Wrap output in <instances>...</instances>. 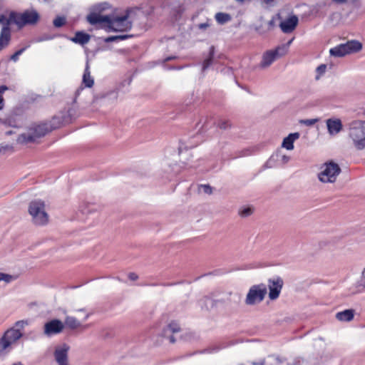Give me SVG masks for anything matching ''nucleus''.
Returning a JSON list of instances; mask_svg holds the SVG:
<instances>
[{
	"label": "nucleus",
	"instance_id": "obj_1",
	"mask_svg": "<svg viewBox=\"0 0 365 365\" xmlns=\"http://www.w3.org/2000/svg\"><path fill=\"white\" fill-rule=\"evenodd\" d=\"M129 16L130 13L128 11L121 16H103L91 13L87 16V21L92 25H103L109 30L113 31H127L132 27Z\"/></svg>",
	"mask_w": 365,
	"mask_h": 365
},
{
	"label": "nucleus",
	"instance_id": "obj_2",
	"mask_svg": "<svg viewBox=\"0 0 365 365\" xmlns=\"http://www.w3.org/2000/svg\"><path fill=\"white\" fill-rule=\"evenodd\" d=\"M346 138L356 150H365V120L354 119L346 125Z\"/></svg>",
	"mask_w": 365,
	"mask_h": 365
},
{
	"label": "nucleus",
	"instance_id": "obj_3",
	"mask_svg": "<svg viewBox=\"0 0 365 365\" xmlns=\"http://www.w3.org/2000/svg\"><path fill=\"white\" fill-rule=\"evenodd\" d=\"M29 325L28 320H20L15 323L14 327L9 329L0 339V355H4L12 349L15 344L23 336L22 330Z\"/></svg>",
	"mask_w": 365,
	"mask_h": 365
},
{
	"label": "nucleus",
	"instance_id": "obj_4",
	"mask_svg": "<svg viewBox=\"0 0 365 365\" xmlns=\"http://www.w3.org/2000/svg\"><path fill=\"white\" fill-rule=\"evenodd\" d=\"M53 128H54L49 125L48 123L34 125L31 126L26 132L19 135L17 142L21 144L34 142L38 138L44 136Z\"/></svg>",
	"mask_w": 365,
	"mask_h": 365
},
{
	"label": "nucleus",
	"instance_id": "obj_5",
	"mask_svg": "<svg viewBox=\"0 0 365 365\" xmlns=\"http://www.w3.org/2000/svg\"><path fill=\"white\" fill-rule=\"evenodd\" d=\"M29 213L35 225H45L48 222V215L46 211L45 203L42 200L31 201L29 205Z\"/></svg>",
	"mask_w": 365,
	"mask_h": 365
},
{
	"label": "nucleus",
	"instance_id": "obj_6",
	"mask_svg": "<svg viewBox=\"0 0 365 365\" xmlns=\"http://www.w3.org/2000/svg\"><path fill=\"white\" fill-rule=\"evenodd\" d=\"M39 19V14L36 10H26L24 12H11L10 21L19 28L26 25H34Z\"/></svg>",
	"mask_w": 365,
	"mask_h": 365
},
{
	"label": "nucleus",
	"instance_id": "obj_7",
	"mask_svg": "<svg viewBox=\"0 0 365 365\" xmlns=\"http://www.w3.org/2000/svg\"><path fill=\"white\" fill-rule=\"evenodd\" d=\"M267 293V285L259 284L252 285L248 290L245 302L248 306L261 303Z\"/></svg>",
	"mask_w": 365,
	"mask_h": 365
},
{
	"label": "nucleus",
	"instance_id": "obj_8",
	"mask_svg": "<svg viewBox=\"0 0 365 365\" xmlns=\"http://www.w3.org/2000/svg\"><path fill=\"white\" fill-rule=\"evenodd\" d=\"M340 173L341 169L338 164L333 162L326 163L322 166L318 178L322 182L332 183L336 181Z\"/></svg>",
	"mask_w": 365,
	"mask_h": 365
},
{
	"label": "nucleus",
	"instance_id": "obj_9",
	"mask_svg": "<svg viewBox=\"0 0 365 365\" xmlns=\"http://www.w3.org/2000/svg\"><path fill=\"white\" fill-rule=\"evenodd\" d=\"M292 41L287 44L277 46L275 49L266 51L260 63V67L264 68L269 67L274 61L284 56L288 51V48Z\"/></svg>",
	"mask_w": 365,
	"mask_h": 365
},
{
	"label": "nucleus",
	"instance_id": "obj_10",
	"mask_svg": "<svg viewBox=\"0 0 365 365\" xmlns=\"http://www.w3.org/2000/svg\"><path fill=\"white\" fill-rule=\"evenodd\" d=\"M362 48V45L357 41H350L345 43H341L330 48L329 54L334 57H343L347 54L357 52Z\"/></svg>",
	"mask_w": 365,
	"mask_h": 365
},
{
	"label": "nucleus",
	"instance_id": "obj_11",
	"mask_svg": "<svg viewBox=\"0 0 365 365\" xmlns=\"http://www.w3.org/2000/svg\"><path fill=\"white\" fill-rule=\"evenodd\" d=\"M283 280L280 277H274L268 280L267 287L269 288V298L271 300L277 299L283 287Z\"/></svg>",
	"mask_w": 365,
	"mask_h": 365
},
{
	"label": "nucleus",
	"instance_id": "obj_12",
	"mask_svg": "<svg viewBox=\"0 0 365 365\" xmlns=\"http://www.w3.org/2000/svg\"><path fill=\"white\" fill-rule=\"evenodd\" d=\"M69 349V346L66 344H62L56 347L53 355L58 365H69L68 356Z\"/></svg>",
	"mask_w": 365,
	"mask_h": 365
},
{
	"label": "nucleus",
	"instance_id": "obj_13",
	"mask_svg": "<svg viewBox=\"0 0 365 365\" xmlns=\"http://www.w3.org/2000/svg\"><path fill=\"white\" fill-rule=\"evenodd\" d=\"M64 328L63 323L59 319H52L46 322L43 327V334L47 336L61 333Z\"/></svg>",
	"mask_w": 365,
	"mask_h": 365
},
{
	"label": "nucleus",
	"instance_id": "obj_14",
	"mask_svg": "<svg viewBox=\"0 0 365 365\" xmlns=\"http://www.w3.org/2000/svg\"><path fill=\"white\" fill-rule=\"evenodd\" d=\"M181 330L180 324L176 321H171L163 329L162 336L169 339L170 343H175V339L174 334L180 332Z\"/></svg>",
	"mask_w": 365,
	"mask_h": 365
},
{
	"label": "nucleus",
	"instance_id": "obj_15",
	"mask_svg": "<svg viewBox=\"0 0 365 365\" xmlns=\"http://www.w3.org/2000/svg\"><path fill=\"white\" fill-rule=\"evenodd\" d=\"M290 160V157L277 151L273 154L266 163L267 168H273L277 165H284L287 164Z\"/></svg>",
	"mask_w": 365,
	"mask_h": 365
},
{
	"label": "nucleus",
	"instance_id": "obj_16",
	"mask_svg": "<svg viewBox=\"0 0 365 365\" xmlns=\"http://www.w3.org/2000/svg\"><path fill=\"white\" fill-rule=\"evenodd\" d=\"M326 125L330 135H336L343 129V124L339 118H329L326 120Z\"/></svg>",
	"mask_w": 365,
	"mask_h": 365
},
{
	"label": "nucleus",
	"instance_id": "obj_17",
	"mask_svg": "<svg viewBox=\"0 0 365 365\" xmlns=\"http://www.w3.org/2000/svg\"><path fill=\"white\" fill-rule=\"evenodd\" d=\"M298 24V18L296 16H292L289 19L282 21L279 24V27L282 31L285 34L291 33Z\"/></svg>",
	"mask_w": 365,
	"mask_h": 365
},
{
	"label": "nucleus",
	"instance_id": "obj_18",
	"mask_svg": "<svg viewBox=\"0 0 365 365\" xmlns=\"http://www.w3.org/2000/svg\"><path fill=\"white\" fill-rule=\"evenodd\" d=\"M10 39L11 31L7 22L6 26H3L0 34V51L9 45Z\"/></svg>",
	"mask_w": 365,
	"mask_h": 365
},
{
	"label": "nucleus",
	"instance_id": "obj_19",
	"mask_svg": "<svg viewBox=\"0 0 365 365\" xmlns=\"http://www.w3.org/2000/svg\"><path fill=\"white\" fill-rule=\"evenodd\" d=\"M287 362L285 357L277 355H271L267 356L263 361L260 363L261 365H284Z\"/></svg>",
	"mask_w": 365,
	"mask_h": 365
},
{
	"label": "nucleus",
	"instance_id": "obj_20",
	"mask_svg": "<svg viewBox=\"0 0 365 365\" xmlns=\"http://www.w3.org/2000/svg\"><path fill=\"white\" fill-rule=\"evenodd\" d=\"M299 138V133H290L288 136L284 138L282 147L288 150H292L294 149V143Z\"/></svg>",
	"mask_w": 365,
	"mask_h": 365
},
{
	"label": "nucleus",
	"instance_id": "obj_21",
	"mask_svg": "<svg viewBox=\"0 0 365 365\" xmlns=\"http://www.w3.org/2000/svg\"><path fill=\"white\" fill-rule=\"evenodd\" d=\"M83 83L87 88H91L94 83L93 78L91 75L88 62L86 63L85 71L83 73Z\"/></svg>",
	"mask_w": 365,
	"mask_h": 365
},
{
	"label": "nucleus",
	"instance_id": "obj_22",
	"mask_svg": "<svg viewBox=\"0 0 365 365\" xmlns=\"http://www.w3.org/2000/svg\"><path fill=\"white\" fill-rule=\"evenodd\" d=\"M90 38V35L82 31H78L76 33L75 36L71 38V41L76 43L84 45L89 41Z\"/></svg>",
	"mask_w": 365,
	"mask_h": 365
},
{
	"label": "nucleus",
	"instance_id": "obj_23",
	"mask_svg": "<svg viewBox=\"0 0 365 365\" xmlns=\"http://www.w3.org/2000/svg\"><path fill=\"white\" fill-rule=\"evenodd\" d=\"M336 318L339 321L349 322L354 318V311L351 309H346L343 312H338L336 314Z\"/></svg>",
	"mask_w": 365,
	"mask_h": 365
},
{
	"label": "nucleus",
	"instance_id": "obj_24",
	"mask_svg": "<svg viewBox=\"0 0 365 365\" xmlns=\"http://www.w3.org/2000/svg\"><path fill=\"white\" fill-rule=\"evenodd\" d=\"M63 324L71 329H76L81 327V323L76 317L71 316L66 317Z\"/></svg>",
	"mask_w": 365,
	"mask_h": 365
},
{
	"label": "nucleus",
	"instance_id": "obj_25",
	"mask_svg": "<svg viewBox=\"0 0 365 365\" xmlns=\"http://www.w3.org/2000/svg\"><path fill=\"white\" fill-rule=\"evenodd\" d=\"M355 293H362L365 292V267L361 272L360 279L355 284Z\"/></svg>",
	"mask_w": 365,
	"mask_h": 365
},
{
	"label": "nucleus",
	"instance_id": "obj_26",
	"mask_svg": "<svg viewBox=\"0 0 365 365\" xmlns=\"http://www.w3.org/2000/svg\"><path fill=\"white\" fill-rule=\"evenodd\" d=\"M199 124H201L200 130L205 131L211 128L212 125L216 124V121L212 117L206 116L203 118Z\"/></svg>",
	"mask_w": 365,
	"mask_h": 365
},
{
	"label": "nucleus",
	"instance_id": "obj_27",
	"mask_svg": "<svg viewBox=\"0 0 365 365\" xmlns=\"http://www.w3.org/2000/svg\"><path fill=\"white\" fill-rule=\"evenodd\" d=\"M215 20L220 24H224L231 20V16L226 13L219 12L215 14Z\"/></svg>",
	"mask_w": 365,
	"mask_h": 365
},
{
	"label": "nucleus",
	"instance_id": "obj_28",
	"mask_svg": "<svg viewBox=\"0 0 365 365\" xmlns=\"http://www.w3.org/2000/svg\"><path fill=\"white\" fill-rule=\"evenodd\" d=\"M108 6H109L108 4L106 3V2L96 4V5L93 6L92 11L90 14L96 13V14H98L99 15H101V12H102L103 11L106 10V9H108Z\"/></svg>",
	"mask_w": 365,
	"mask_h": 365
},
{
	"label": "nucleus",
	"instance_id": "obj_29",
	"mask_svg": "<svg viewBox=\"0 0 365 365\" xmlns=\"http://www.w3.org/2000/svg\"><path fill=\"white\" fill-rule=\"evenodd\" d=\"M213 56H214V47L212 46L210 47V56L206 58L204 62H203V64H202V71H205L212 63V59H213Z\"/></svg>",
	"mask_w": 365,
	"mask_h": 365
},
{
	"label": "nucleus",
	"instance_id": "obj_30",
	"mask_svg": "<svg viewBox=\"0 0 365 365\" xmlns=\"http://www.w3.org/2000/svg\"><path fill=\"white\" fill-rule=\"evenodd\" d=\"M253 213V209L250 207H242L239 211V215L242 217H247Z\"/></svg>",
	"mask_w": 365,
	"mask_h": 365
},
{
	"label": "nucleus",
	"instance_id": "obj_31",
	"mask_svg": "<svg viewBox=\"0 0 365 365\" xmlns=\"http://www.w3.org/2000/svg\"><path fill=\"white\" fill-rule=\"evenodd\" d=\"M15 279L16 277L13 275L0 272V282L4 281L6 283H9Z\"/></svg>",
	"mask_w": 365,
	"mask_h": 365
},
{
	"label": "nucleus",
	"instance_id": "obj_32",
	"mask_svg": "<svg viewBox=\"0 0 365 365\" xmlns=\"http://www.w3.org/2000/svg\"><path fill=\"white\" fill-rule=\"evenodd\" d=\"M30 46V45H27L26 46H25L24 48H22L21 49L17 51L16 52H15L11 56V60L16 62L19 60V57L20 55H21L23 53V52L26 49L28 48Z\"/></svg>",
	"mask_w": 365,
	"mask_h": 365
},
{
	"label": "nucleus",
	"instance_id": "obj_33",
	"mask_svg": "<svg viewBox=\"0 0 365 365\" xmlns=\"http://www.w3.org/2000/svg\"><path fill=\"white\" fill-rule=\"evenodd\" d=\"M128 36L126 35H121V36H108L106 38H105V42L110 43L115 41L116 40H124L127 38Z\"/></svg>",
	"mask_w": 365,
	"mask_h": 365
},
{
	"label": "nucleus",
	"instance_id": "obj_34",
	"mask_svg": "<svg viewBox=\"0 0 365 365\" xmlns=\"http://www.w3.org/2000/svg\"><path fill=\"white\" fill-rule=\"evenodd\" d=\"M286 365H309L308 361L302 358H296L292 363H287Z\"/></svg>",
	"mask_w": 365,
	"mask_h": 365
},
{
	"label": "nucleus",
	"instance_id": "obj_35",
	"mask_svg": "<svg viewBox=\"0 0 365 365\" xmlns=\"http://www.w3.org/2000/svg\"><path fill=\"white\" fill-rule=\"evenodd\" d=\"M217 126L222 130H226L230 127V124L228 120L224 119H220L217 122Z\"/></svg>",
	"mask_w": 365,
	"mask_h": 365
},
{
	"label": "nucleus",
	"instance_id": "obj_36",
	"mask_svg": "<svg viewBox=\"0 0 365 365\" xmlns=\"http://www.w3.org/2000/svg\"><path fill=\"white\" fill-rule=\"evenodd\" d=\"M8 90V87L6 86H0V110L3 109L4 106V98H3V93Z\"/></svg>",
	"mask_w": 365,
	"mask_h": 365
},
{
	"label": "nucleus",
	"instance_id": "obj_37",
	"mask_svg": "<svg viewBox=\"0 0 365 365\" xmlns=\"http://www.w3.org/2000/svg\"><path fill=\"white\" fill-rule=\"evenodd\" d=\"M65 23L66 19L62 16H58L53 20V25L57 28L62 26Z\"/></svg>",
	"mask_w": 365,
	"mask_h": 365
},
{
	"label": "nucleus",
	"instance_id": "obj_38",
	"mask_svg": "<svg viewBox=\"0 0 365 365\" xmlns=\"http://www.w3.org/2000/svg\"><path fill=\"white\" fill-rule=\"evenodd\" d=\"M327 66L325 64H321L317 68V75L316 76V79H319L322 75H323L326 72Z\"/></svg>",
	"mask_w": 365,
	"mask_h": 365
},
{
	"label": "nucleus",
	"instance_id": "obj_39",
	"mask_svg": "<svg viewBox=\"0 0 365 365\" xmlns=\"http://www.w3.org/2000/svg\"><path fill=\"white\" fill-rule=\"evenodd\" d=\"M7 22H9V25L10 24V23H12L10 21V16L7 19L4 15H0V24H3L4 26H6Z\"/></svg>",
	"mask_w": 365,
	"mask_h": 365
},
{
	"label": "nucleus",
	"instance_id": "obj_40",
	"mask_svg": "<svg viewBox=\"0 0 365 365\" xmlns=\"http://www.w3.org/2000/svg\"><path fill=\"white\" fill-rule=\"evenodd\" d=\"M318 121L317 119L316 118H313V119H307L304 121V123L306 125H308V126H310V125H313L314 124H315Z\"/></svg>",
	"mask_w": 365,
	"mask_h": 365
},
{
	"label": "nucleus",
	"instance_id": "obj_41",
	"mask_svg": "<svg viewBox=\"0 0 365 365\" xmlns=\"http://www.w3.org/2000/svg\"><path fill=\"white\" fill-rule=\"evenodd\" d=\"M202 188L205 193H207V194L212 193V187L210 185H202Z\"/></svg>",
	"mask_w": 365,
	"mask_h": 365
},
{
	"label": "nucleus",
	"instance_id": "obj_42",
	"mask_svg": "<svg viewBox=\"0 0 365 365\" xmlns=\"http://www.w3.org/2000/svg\"><path fill=\"white\" fill-rule=\"evenodd\" d=\"M75 312H86V314H85V317H84V321L87 320V319L89 318L90 315H91V314H90V313L86 312V309H85V308H83V309H75Z\"/></svg>",
	"mask_w": 365,
	"mask_h": 365
},
{
	"label": "nucleus",
	"instance_id": "obj_43",
	"mask_svg": "<svg viewBox=\"0 0 365 365\" xmlns=\"http://www.w3.org/2000/svg\"><path fill=\"white\" fill-rule=\"evenodd\" d=\"M128 278L132 281H135L138 279V275L133 272H131L129 273Z\"/></svg>",
	"mask_w": 365,
	"mask_h": 365
},
{
	"label": "nucleus",
	"instance_id": "obj_44",
	"mask_svg": "<svg viewBox=\"0 0 365 365\" xmlns=\"http://www.w3.org/2000/svg\"><path fill=\"white\" fill-rule=\"evenodd\" d=\"M275 24V19L273 17L269 22L268 25L270 28L273 27Z\"/></svg>",
	"mask_w": 365,
	"mask_h": 365
},
{
	"label": "nucleus",
	"instance_id": "obj_45",
	"mask_svg": "<svg viewBox=\"0 0 365 365\" xmlns=\"http://www.w3.org/2000/svg\"><path fill=\"white\" fill-rule=\"evenodd\" d=\"M334 2L339 4H344L347 3V0H332Z\"/></svg>",
	"mask_w": 365,
	"mask_h": 365
},
{
	"label": "nucleus",
	"instance_id": "obj_46",
	"mask_svg": "<svg viewBox=\"0 0 365 365\" xmlns=\"http://www.w3.org/2000/svg\"><path fill=\"white\" fill-rule=\"evenodd\" d=\"M208 24L206 23L200 24H199L198 27L200 29H205L207 27H208Z\"/></svg>",
	"mask_w": 365,
	"mask_h": 365
},
{
	"label": "nucleus",
	"instance_id": "obj_47",
	"mask_svg": "<svg viewBox=\"0 0 365 365\" xmlns=\"http://www.w3.org/2000/svg\"><path fill=\"white\" fill-rule=\"evenodd\" d=\"M110 98H117V97H118L117 93L115 91L111 92L110 93Z\"/></svg>",
	"mask_w": 365,
	"mask_h": 365
},
{
	"label": "nucleus",
	"instance_id": "obj_48",
	"mask_svg": "<svg viewBox=\"0 0 365 365\" xmlns=\"http://www.w3.org/2000/svg\"><path fill=\"white\" fill-rule=\"evenodd\" d=\"M264 4H267V5H271L273 2H274V0H262Z\"/></svg>",
	"mask_w": 365,
	"mask_h": 365
},
{
	"label": "nucleus",
	"instance_id": "obj_49",
	"mask_svg": "<svg viewBox=\"0 0 365 365\" xmlns=\"http://www.w3.org/2000/svg\"><path fill=\"white\" fill-rule=\"evenodd\" d=\"M235 1H237V3H239V4H244L245 2H246V1H250L251 0H235Z\"/></svg>",
	"mask_w": 365,
	"mask_h": 365
},
{
	"label": "nucleus",
	"instance_id": "obj_50",
	"mask_svg": "<svg viewBox=\"0 0 365 365\" xmlns=\"http://www.w3.org/2000/svg\"><path fill=\"white\" fill-rule=\"evenodd\" d=\"M49 39L48 38H38L36 40H35L36 42H41V41H45V40H48Z\"/></svg>",
	"mask_w": 365,
	"mask_h": 365
},
{
	"label": "nucleus",
	"instance_id": "obj_51",
	"mask_svg": "<svg viewBox=\"0 0 365 365\" xmlns=\"http://www.w3.org/2000/svg\"><path fill=\"white\" fill-rule=\"evenodd\" d=\"M82 212H83V213H87V212H88L89 211H88V210L87 211V210H82Z\"/></svg>",
	"mask_w": 365,
	"mask_h": 365
},
{
	"label": "nucleus",
	"instance_id": "obj_52",
	"mask_svg": "<svg viewBox=\"0 0 365 365\" xmlns=\"http://www.w3.org/2000/svg\"><path fill=\"white\" fill-rule=\"evenodd\" d=\"M173 57H169V58H168L166 59V61L171 60V59H173Z\"/></svg>",
	"mask_w": 365,
	"mask_h": 365
},
{
	"label": "nucleus",
	"instance_id": "obj_53",
	"mask_svg": "<svg viewBox=\"0 0 365 365\" xmlns=\"http://www.w3.org/2000/svg\"><path fill=\"white\" fill-rule=\"evenodd\" d=\"M13 365H23V364H21V363H17V364H14Z\"/></svg>",
	"mask_w": 365,
	"mask_h": 365
},
{
	"label": "nucleus",
	"instance_id": "obj_54",
	"mask_svg": "<svg viewBox=\"0 0 365 365\" xmlns=\"http://www.w3.org/2000/svg\"><path fill=\"white\" fill-rule=\"evenodd\" d=\"M253 365H261V364H260V363H259V364H258V363H255V364H253Z\"/></svg>",
	"mask_w": 365,
	"mask_h": 365
},
{
	"label": "nucleus",
	"instance_id": "obj_55",
	"mask_svg": "<svg viewBox=\"0 0 365 365\" xmlns=\"http://www.w3.org/2000/svg\"><path fill=\"white\" fill-rule=\"evenodd\" d=\"M364 113H365V110H364Z\"/></svg>",
	"mask_w": 365,
	"mask_h": 365
}]
</instances>
